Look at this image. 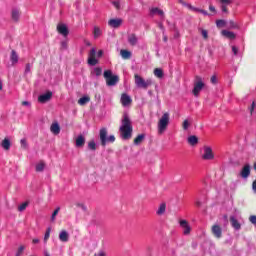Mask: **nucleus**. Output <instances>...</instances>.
I'll return each mask as SVG.
<instances>
[{"label":"nucleus","mask_w":256,"mask_h":256,"mask_svg":"<svg viewBox=\"0 0 256 256\" xmlns=\"http://www.w3.org/2000/svg\"><path fill=\"white\" fill-rule=\"evenodd\" d=\"M121 126L119 128V131L121 133L122 139L125 141L131 139L133 135V124L131 122V118H129V115L124 114L123 118L121 120Z\"/></svg>","instance_id":"f257e3e1"},{"label":"nucleus","mask_w":256,"mask_h":256,"mask_svg":"<svg viewBox=\"0 0 256 256\" xmlns=\"http://www.w3.org/2000/svg\"><path fill=\"white\" fill-rule=\"evenodd\" d=\"M169 112H165L162 117L158 121V133L159 135H163L165 131H167V127H169Z\"/></svg>","instance_id":"f03ea898"},{"label":"nucleus","mask_w":256,"mask_h":256,"mask_svg":"<svg viewBox=\"0 0 256 256\" xmlns=\"http://www.w3.org/2000/svg\"><path fill=\"white\" fill-rule=\"evenodd\" d=\"M134 81L136 87H138L139 89H149V87L153 85V81L151 79L145 80L139 74L134 75Z\"/></svg>","instance_id":"7ed1b4c3"},{"label":"nucleus","mask_w":256,"mask_h":256,"mask_svg":"<svg viewBox=\"0 0 256 256\" xmlns=\"http://www.w3.org/2000/svg\"><path fill=\"white\" fill-rule=\"evenodd\" d=\"M204 87H205V82H203V78L199 75H196L194 77V88L192 90L194 97H199V93L203 91Z\"/></svg>","instance_id":"20e7f679"},{"label":"nucleus","mask_w":256,"mask_h":256,"mask_svg":"<svg viewBox=\"0 0 256 256\" xmlns=\"http://www.w3.org/2000/svg\"><path fill=\"white\" fill-rule=\"evenodd\" d=\"M99 137L102 147H105L107 143H115V135H110L107 137V128L100 129Z\"/></svg>","instance_id":"39448f33"},{"label":"nucleus","mask_w":256,"mask_h":256,"mask_svg":"<svg viewBox=\"0 0 256 256\" xmlns=\"http://www.w3.org/2000/svg\"><path fill=\"white\" fill-rule=\"evenodd\" d=\"M104 79H106V84L108 87H113L119 83V76L113 75L111 70L104 71Z\"/></svg>","instance_id":"423d86ee"},{"label":"nucleus","mask_w":256,"mask_h":256,"mask_svg":"<svg viewBox=\"0 0 256 256\" xmlns=\"http://www.w3.org/2000/svg\"><path fill=\"white\" fill-rule=\"evenodd\" d=\"M211 233L215 239H221L223 237V228L219 224H214L211 227Z\"/></svg>","instance_id":"0eeeda50"},{"label":"nucleus","mask_w":256,"mask_h":256,"mask_svg":"<svg viewBox=\"0 0 256 256\" xmlns=\"http://www.w3.org/2000/svg\"><path fill=\"white\" fill-rule=\"evenodd\" d=\"M97 51L95 50V48H92L89 52V56H88V65H91L92 67H95V65H97V63H99V60H97Z\"/></svg>","instance_id":"6e6552de"},{"label":"nucleus","mask_w":256,"mask_h":256,"mask_svg":"<svg viewBox=\"0 0 256 256\" xmlns=\"http://www.w3.org/2000/svg\"><path fill=\"white\" fill-rule=\"evenodd\" d=\"M202 159L205 161H211L215 159V154H213V149H211V147H204V154L202 155Z\"/></svg>","instance_id":"1a4fd4ad"},{"label":"nucleus","mask_w":256,"mask_h":256,"mask_svg":"<svg viewBox=\"0 0 256 256\" xmlns=\"http://www.w3.org/2000/svg\"><path fill=\"white\" fill-rule=\"evenodd\" d=\"M51 97H53V92L48 91L45 94H42L38 97L39 103H48V101H51Z\"/></svg>","instance_id":"9d476101"},{"label":"nucleus","mask_w":256,"mask_h":256,"mask_svg":"<svg viewBox=\"0 0 256 256\" xmlns=\"http://www.w3.org/2000/svg\"><path fill=\"white\" fill-rule=\"evenodd\" d=\"M120 101H121L123 107H127V106L131 105V103H133L131 96H129L127 93H123L121 95Z\"/></svg>","instance_id":"9b49d317"},{"label":"nucleus","mask_w":256,"mask_h":256,"mask_svg":"<svg viewBox=\"0 0 256 256\" xmlns=\"http://www.w3.org/2000/svg\"><path fill=\"white\" fill-rule=\"evenodd\" d=\"M180 226L183 229V234L184 235H190V233H191V226L189 225V222H187V220H181L180 221Z\"/></svg>","instance_id":"f8f14e48"},{"label":"nucleus","mask_w":256,"mask_h":256,"mask_svg":"<svg viewBox=\"0 0 256 256\" xmlns=\"http://www.w3.org/2000/svg\"><path fill=\"white\" fill-rule=\"evenodd\" d=\"M122 24H123V20L121 18L110 19L108 21V25L113 29H118V27H121Z\"/></svg>","instance_id":"ddd939ff"},{"label":"nucleus","mask_w":256,"mask_h":256,"mask_svg":"<svg viewBox=\"0 0 256 256\" xmlns=\"http://www.w3.org/2000/svg\"><path fill=\"white\" fill-rule=\"evenodd\" d=\"M57 31L58 33H60V35H63L64 37H67V35H69V29L65 24H58Z\"/></svg>","instance_id":"4468645a"},{"label":"nucleus","mask_w":256,"mask_h":256,"mask_svg":"<svg viewBox=\"0 0 256 256\" xmlns=\"http://www.w3.org/2000/svg\"><path fill=\"white\" fill-rule=\"evenodd\" d=\"M240 175L243 179H247V177H249V175H251V166L249 164H246L241 172Z\"/></svg>","instance_id":"2eb2a0df"},{"label":"nucleus","mask_w":256,"mask_h":256,"mask_svg":"<svg viewBox=\"0 0 256 256\" xmlns=\"http://www.w3.org/2000/svg\"><path fill=\"white\" fill-rule=\"evenodd\" d=\"M230 223L233 229H235L236 231L241 230V223H239V220H237L235 216H230Z\"/></svg>","instance_id":"dca6fc26"},{"label":"nucleus","mask_w":256,"mask_h":256,"mask_svg":"<svg viewBox=\"0 0 256 256\" xmlns=\"http://www.w3.org/2000/svg\"><path fill=\"white\" fill-rule=\"evenodd\" d=\"M128 43L132 47H135V45H137V43H139V38H137V34L132 33V34L128 35Z\"/></svg>","instance_id":"f3484780"},{"label":"nucleus","mask_w":256,"mask_h":256,"mask_svg":"<svg viewBox=\"0 0 256 256\" xmlns=\"http://www.w3.org/2000/svg\"><path fill=\"white\" fill-rule=\"evenodd\" d=\"M11 17H12V21L17 23L19 21V19L21 18V10L16 9V8L12 9Z\"/></svg>","instance_id":"a211bd4d"},{"label":"nucleus","mask_w":256,"mask_h":256,"mask_svg":"<svg viewBox=\"0 0 256 256\" xmlns=\"http://www.w3.org/2000/svg\"><path fill=\"white\" fill-rule=\"evenodd\" d=\"M220 3H221L222 13H229V9L227 7H229V5H231V3H233V1H231V0H220Z\"/></svg>","instance_id":"6ab92c4d"},{"label":"nucleus","mask_w":256,"mask_h":256,"mask_svg":"<svg viewBox=\"0 0 256 256\" xmlns=\"http://www.w3.org/2000/svg\"><path fill=\"white\" fill-rule=\"evenodd\" d=\"M59 241L62 243H67L69 241V232H67V230H61L59 233Z\"/></svg>","instance_id":"aec40b11"},{"label":"nucleus","mask_w":256,"mask_h":256,"mask_svg":"<svg viewBox=\"0 0 256 256\" xmlns=\"http://www.w3.org/2000/svg\"><path fill=\"white\" fill-rule=\"evenodd\" d=\"M50 131L53 133V135H59V133H61V126H59V123L57 122L52 123L50 126Z\"/></svg>","instance_id":"412c9836"},{"label":"nucleus","mask_w":256,"mask_h":256,"mask_svg":"<svg viewBox=\"0 0 256 256\" xmlns=\"http://www.w3.org/2000/svg\"><path fill=\"white\" fill-rule=\"evenodd\" d=\"M150 15H159L160 17H165V12L158 7H154L150 9Z\"/></svg>","instance_id":"4be33fe9"},{"label":"nucleus","mask_w":256,"mask_h":256,"mask_svg":"<svg viewBox=\"0 0 256 256\" xmlns=\"http://www.w3.org/2000/svg\"><path fill=\"white\" fill-rule=\"evenodd\" d=\"M1 147L5 151H9V149H11V140H9V138H5L4 140H2Z\"/></svg>","instance_id":"5701e85b"},{"label":"nucleus","mask_w":256,"mask_h":256,"mask_svg":"<svg viewBox=\"0 0 256 256\" xmlns=\"http://www.w3.org/2000/svg\"><path fill=\"white\" fill-rule=\"evenodd\" d=\"M85 146V137L83 135H79L76 138V147H84Z\"/></svg>","instance_id":"b1692460"},{"label":"nucleus","mask_w":256,"mask_h":256,"mask_svg":"<svg viewBox=\"0 0 256 256\" xmlns=\"http://www.w3.org/2000/svg\"><path fill=\"white\" fill-rule=\"evenodd\" d=\"M188 143L189 145H191L192 147H195V145H197V143H199V138H197V136L192 135L190 137H188Z\"/></svg>","instance_id":"393cba45"},{"label":"nucleus","mask_w":256,"mask_h":256,"mask_svg":"<svg viewBox=\"0 0 256 256\" xmlns=\"http://www.w3.org/2000/svg\"><path fill=\"white\" fill-rule=\"evenodd\" d=\"M222 35L223 37H226V39H235L236 35L231 32V31H228V30H222Z\"/></svg>","instance_id":"a878e982"},{"label":"nucleus","mask_w":256,"mask_h":256,"mask_svg":"<svg viewBox=\"0 0 256 256\" xmlns=\"http://www.w3.org/2000/svg\"><path fill=\"white\" fill-rule=\"evenodd\" d=\"M179 3L181 5H183L184 7H187L188 9H190V11H195V12L199 11V8H195L193 5L187 3V2H185L183 0H179Z\"/></svg>","instance_id":"bb28decb"},{"label":"nucleus","mask_w":256,"mask_h":256,"mask_svg":"<svg viewBox=\"0 0 256 256\" xmlns=\"http://www.w3.org/2000/svg\"><path fill=\"white\" fill-rule=\"evenodd\" d=\"M145 140V134H140L134 139V145H141Z\"/></svg>","instance_id":"cd10ccee"},{"label":"nucleus","mask_w":256,"mask_h":256,"mask_svg":"<svg viewBox=\"0 0 256 256\" xmlns=\"http://www.w3.org/2000/svg\"><path fill=\"white\" fill-rule=\"evenodd\" d=\"M89 101H91V98L89 96H84L78 100V105H81V106L87 105Z\"/></svg>","instance_id":"c85d7f7f"},{"label":"nucleus","mask_w":256,"mask_h":256,"mask_svg":"<svg viewBox=\"0 0 256 256\" xmlns=\"http://www.w3.org/2000/svg\"><path fill=\"white\" fill-rule=\"evenodd\" d=\"M93 35L94 39H99V37H101L102 35L101 28H99L98 26H94Z\"/></svg>","instance_id":"c756f323"},{"label":"nucleus","mask_w":256,"mask_h":256,"mask_svg":"<svg viewBox=\"0 0 256 256\" xmlns=\"http://www.w3.org/2000/svg\"><path fill=\"white\" fill-rule=\"evenodd\" d=\"M10 59H11V62H12L13 64L18 63V61H19V56L17 55V52H15V50H12V51H11V57H10Z\"/></svg>","instance_id":"7c9ffc66"},{"label":"nucleus","mask_w":256,"mask_h":256,"mask_svg":"<svg viewBox=\"0 0 256 256\" xmlns=\"http://www.w3.org/2000/svg\"><path fill=\"white\" fill-rule=\"evenodd\" d=\"M120 55H121L122 59H129L131 57V51L121 50Z\"/></svg>","instance_id":"2f4dec72"},{"label":"nucleus","mask_w":256,"mask_h":256,"mask_svg":"<svg viewBox=\"0 0 256 256\" xmlns=\"http://www.w3.org/2000/svg\"><path fill=\"white\" fill-rule=\"evenodd\" d=\"M154 75H155V77H158V79H163V69L155 68Z\"/></svg>","instance_id":"473e14b6"},{"label":"nucleus","mask_w":256,"mask_h":256,"mask_svg":"<svg viewBox=\"0 0 256 256\" xmlns=\"http://www.w3.org/2000/svg\"><path fill=\"white\" fill-rule=\"evenodd\" d=\"M88 149H90V151H97V144L95 143V140L88 142Z\"/></svg>","instance_id":"72a5a7b5"},{"label":"nucleus","mask_w":256,"mask_h":256,"mask_svg":"<svg viewBox=\"0 0 256 256\" xmlns=\"http://www.w3.org/2000/svg\"><path fill=\"white\" fill-rule=\"evenodd\" d=\"M165 209H167V205H165V203L161 204L157 210V215H163V213H165Z\"/></svg>","instance_id":"f704fd0d"},{"label":"nucleus","mask_w":256,"mask_h":256,"mask_svg":"<svg viewBox=\"0 0 256 256\" xmlns=\"http://www.w3.org/2000/svg\"><path fill=\"white\" fill-rule=\"evenodd\" d=\"M45 169V163L40 162L39 164L36 165V171L37 173L43 172Z\"/></svg>","instance_id":"c9c22d12"},{"label":"nucleus","mask_w":256,"mask_h":256,"mask_svg":"<svg viewBox=\"0 0 256 256\" xmlns=\"http://www.w3.org/2000/svg\"><path fill=\"white\" fill-rule=\"evenodd\" d=\"M49 237H51V228H47L45 235H44V243H47L49 241Z\"/></svg>","instance_id":"e433bc0d"},{"label":"nucleus","mask_w":256,"mask_h":256,"mask_svg":"<svg viewBox=\"0 0 256 256\" xmlns=\"http://www.w3.org/2000/svg\"><path fill=\"white\" fill-rule=\"evenodd\" d=\"M27 207H29V202H24L20 206H18V211L23 212L25 211V209H27Z\"/></svg>","instance_id":"4c0bfd02"},{"label":"nucleus","mask_w":256,"mask_h":256,"mask_svg":"<svg viewBox=\"0 0 256 256\" xmlns=\"http://www.w3.org/2000/svg\"><path fill=\"white\" fill-rule=\"evenodd\" d=\"M59 211H61V208L60 207H57L54 212L52 213V216H51V221H55V218L57 217V215H59Z\"/></svg>","instance_id":"58836bf2"},{"label":"nucleus","mask_w":256,"mask_h":256,"mask_svg":"<svg viewBox=\"0 0 256 256\" xmlns=\"http://www.w3.org/2000/svg\"><path fill=\"white\" fill-rule=\"evenodd\" d=\"M23 251H25V246L24 245L19 246L15 256L23 255Z\"/></svg>","instance_id":"ea45409f"},{"label":"nucleus","mask_w":256,"mask_h":256,"mask_svg":"<svg viewBox=\"0 0 256 256\" xmlns=\"http://www.w3.org/2000/svg\"><path fill=\"white\" fill-rule=\"evenodd\" d=\"M189 120H184L183 121V124H182V129L184 130V131H187L188 129H189Z\"/></svg>","instance_id":"a19ab883"},{"label":"nucleus","mask_w":256,"mask_h":256,"mask_svg":"<svg viewBox=\"0 0 256 256\" xmlns=\"http://www.w3.org/2000/svg\"><path fill=\"white\" fill-rule=\"evenodd\" d=\"M94 73L97 77L101 76V74L103 73V69H101V67H96L94 69Z\"/></svg>","instance_id":"79ce46f5"},{"label":"nucleus","mask_w":256,"mask_h":256,"mask_svg":"<svg viewBox=\"0 0 256 256\" xmlns=\"http://www.w3.org/2000/svg\"><path fill=\"white\" fill-rule=\"evenodd\" d=\"M229 28L230 29H238L239 26H237V23H235V21L230 20L229 22Z\"/></svg>","instance_id":"37998d69"},{"label":"nucleus","mask_w":256,"mask_h":256,"mask_svg":"<svg viewBox=\"0 0 256 256\" xmlns=\"http://www.w3.org/2000/svg\"><path fill=\"white\" fill-rule=\"evenodd\" d=\"M255 108H256V102L253 101L251 106L249 107L250 115H253V113L255 112Z\"/></svg>","instance_id":"c03bdc74"},{"label":"nucleus","mask_w":256,"mask_h":256,"mask_svg":"<svg viewBox=\"0 0 256 256\" xmlns=\"http://www.w3.org/2000/svg\"><path fill=\"white\" fill-rule=\"evenodd\" d=\"M201 35H202L203 39H209V32H207V30L202 29Z\"/></svg>","instance_id":"a18cd8bd"},{"label":"nucleus","mask_w":256,"mask_h":256,"mask_svg":"<svg viewBox=\"0 0 256 256\" xmlns=\"http://www.w3.org/2000/svg\"><path fill=\"white\" fill-rule=\"evenodd\" d=\"M224 25H225V20L216 21V27H218L219 29H221V27H223Z\"/></svg>","instance_id":"49530a36"},{"label":"nucleus","mask_w":256,"mask_h":256,"mask_svg":"<svg viewBox=\"0 0 256 256\" xmlns=\"http://www.w3.org/2000/svg\"><path fill=\"white\" fill-rule=\"evenodd\" d=\"M249 221L250 223H252V225H256V216L255 215L250 216Z\"/></svg>","instance_id":"de8ad7c7"},{"label":"nucleus","mask_w":256,"mask_h":256,"mask_svg":"<svg viewBox=\"0 0 256 256\" xmlns=\"http://www.w3.org/2000/svg\"><path fill=\"white\" fill-rule=\"evenodd\" d=\"M196 13H202V15H209V12H207V10H204V9H199L196 10Z\"/></svg>","instance_id":"09e8293b"},{"label":"nucleus","mask_w":256,"mask_h":256,"mask_svg":"<svg viewBox=\"0 0 256 256\" xmlns=\"http://www.w3.org/2000/svg\"><path fill=\"white\" fill-rule=\"evenodd\" d=\"M210 81H211V83H212V85H217V76H212L211 78H210Z\"/></svg>","instance_id":"8fccbe9b"},{"label":"nucleus","mask_w":256,"mask_h":256,"mask_svg":"<svg viewBox=\"0 0 256 256\" xmlns=\"http://www.w3.org/2000/svg\"><path fill=\"white\" fill-rule=\"evenodd\" d=\"M31 73V64L27 63L25 67V74Z\"/></svg>","instance_id":"3c124183"},{"label":"nucleus","mask_w":256,"mask_h":256,"mask_svg":"<svg viewBox=\"0 0 256 256\" xmlns=\"http://www.w3.org/2000/svg\"><path fill=\"white\" fill-rule=\"evenodd\" d=\"M20 143H21V147H23L24 149L27 147V140L21 139Z\"/></svg>","instance_id":"603ef678"},{"label":"nucleus","mask_w":256,"mask_h":256,"mask_svg":"<svg viewBox=\"0 0 256 256\" xmlns=\"http://www.w3.org/2000/svg\"><path fill=\"white\" fill-rule=\"evenodd\" d=\"M21 105H23L24 107H31V102H29V101H22Z\"/></svg>","instance_id":"864d4df0"},{"label":"nucleus","mask_w":256,"mask_h":256,"mask_svg":"<svg viewBox=\"0 0 256 256\" xmlns=\"http://www.w3.org/2000/svg\"><path fill=\"white\" fill-rule=\"evenodd\" d=\"M232 53L234 55H237V53H239V48H237L236 46H232Z\"/></svg>","instance_id":"5fc2aeb1"},{"label":"nucleus","mask_w":256,"mask_h":256,"mask_svg":"<svg viewBox=\"0 0 256 256\" xmlns=\"http://www.w3.org/2000/svg\"><path fill=\"white\" fill-rule=\"evenodd\" d=\"M209 11H211V13H217L215 6H213L212 4L209 5Z\"/></svg>","instance_id":"6e6d98bb"},{"label":"nucleus","mask_w":256,"mask_h":256,"mask_svg":"<svg viewBox=\"0 0 256 256\" xmlns=\"http://www.w3.org/2000/svg\"><path fill=\"white\" fill-rule=\"evenodd\" d=\"M61 49H67V42H61Z\"/></svg>","instance_id":"4d7b16f0"},{"label":"nucleus","mask_w":256,"mask_h":256,"mask_svg":"<svg viewBox=\"0 0 256 256\" xmlns=\"http://www.w3.org/2000/svg\"><path fill=\"white\" fill-rule=\"evenodd\" d=\"M113 5H114V7H116V9H120V7H121L118 1H114Z\"/></svg>","instance_id":"13d9d810"},{"label":"nucleus","mask_w":256,"mask_h":256,"mask_svg":"<svg viewBox=\"0 0 256 256\" xmlns=\"http://www.w3.org/2000/svg\"><path fill=\"white\" fill-rule=\"evenodd\" d=\"M252 189H253L254 193H256V180L253 181V183H252Z\"/></svg>","instance_id":"bf43d9fd"},{"label":"nucleus","mask_w":256,"mask_h":256,"mask_svg":"<svg viewBox=\"0 0 256 256\" xmlns=\"http://www.w3.org/2000/svg\"><path fill=\"white\" fill-rule=\"evenodd\" d=\"M98 256H107V253H105V251H100L98 253Z\"/></svg>","instance_id":"052dcab7"},{"label":"nucleus","mask_w":256,"mask_h":256,"mask_svg":"<svg viewBox=\"0 0 256 256\" xmlns=\"http://www.w3.org/2000/svg\"><path fill=\"white\" fill-rule=\"evenodd\" d=\"M97 57H103V50H99V51H98Z\"/></svg>","instance_id":"680f3d73"},{"label":"nucleus","mask_w":256,"mask_h":256,"mask_svg":"<svg viewBox=\"0 0 256 256\" xmlns=\"http://www.w3.org/2000/svg\"><path fill=\"white\" fill-rule=\"evenodd\" d=\"M32 243H34V244L39 243V238H34V239L32 240Z\"/></svg>","instance_id":"e2e57ef3"},{"label":"nucleus","mask_w":256,"mask_h":256,"mask_svg":"<svg viewBox=\"0 0 256 256\" xmlns=\"http://www.w3.org/2000/svg\"><path fill=\"white\" fill-rule=\"evenodd\" d=\"M202 203L201 201H196V207H201Z\"/></svg>","instance_id":"0e129e2a"},{"label":"nucleus","mask_w":256,"mask_h":256,"mask_svg":"<svg viewBox=\"0 0 256 256\" xmlns=\"http://www.w3.org/2000/svg\"><path fill=\"white\" fill-rule=\"evenodd\" d=\"M163 41H165V43H167V36H164Z\"/></svg>","instance_id":"69168bd1"},{"label":"nucleus","mask_w":256,"mask_h":256,"mask_svg":"<svg viewBox=\"0 0 256 256\" xmlns=\"http://www.w3.org/2000/svg\"><path fill=\"white\" fill-rule=\"evenodd\" d=\"M254 170L256 171V162L254 163Z\"/></svg>","instance_id":"338daca9"},{"label":"nucleus","mask_w":256,"mask_h":256,"mask_svg":"<svg viewBox=\"0 0 256 256\" xmlns=\"http://www.w3.org/2000/svg\"><path fill=\"white\" fill-rule=\"evenodd\" d=\"M224 219H227V215H224Z\"/></svg>","instance_id":"774afa93"}]
</instances>
